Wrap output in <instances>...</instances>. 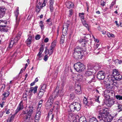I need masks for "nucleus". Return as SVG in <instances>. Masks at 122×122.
<instances>
[{
	"label": "nucleus",
	"instance_id": "obj_38",
	"mask_svg": "<svg viewBox=\"0 0 122 122\" xmlns=\"http://www.w3.org/2000/svg\"><path fill=\"white\" fill-rule=\"evenodd\" d=\"M15 115H12L10 118H8L7 120V122H11L13 119H14Z\"/></svg>",
	"mask_w": 122,
	"mask_h": 122
},
{
	"label": "nucleus",
	"instance_id": "obj_55",
	"mask_svg": "<svg viewBox=\"0 0 122 122\" xmlns=\"http://www.w3.org/2000/svg\"><path fill=\"white\" fill-rule=\"evenodd\" d=\"M84 26L87 29V30L88 31L89 30L90 26H88V25L87 24H86Z\"/></svg>",
	"mask_w": 122,
	"mask_h": 122
},
{
	"label": "nucleus",
	"instance_id": "obj_25",
	"mask_svg": "<svg viewBox=\"0 0 122 122\" xmlns=\"http://www.w3.org/2000/svg\"><path fill=\"white\" fill-rule=\"evenodd\" d=\"M66 5L67 7L69 9L73 7V4L71 2H66Z\"/></svg>",
	"mask_w": 122,
	"mask_h": 122
},
{
	"label": "nucleus",
	"instance_id": "obj_51",
	"mask_svg": "<svg viewBox=\"0 0 122 122\" xmlns=\"http://www.w3.org/2000/svg\"><path fill=\"white\" fill-rule=\"evenodd\" d=\"M28 94H27L26 92L23 93V97L24 98H25L26 99L27 96H28Z\"/></svg>",
	"mask_w": 122,
	"mask_h": 122
},
{
	"label": "nucleus",
	"instance_id": "obj_35",
	"mask_svg": "<svg viewBox=\"0 0 122 122\" xmlns=\"http://www.w3.org/2000/svg\"><path fill=\"white\" fill-rule=\"evenodd\" d=\"M99 45V44H96V45H94V48L95 49L94 50V52L96 53H99V51H98V52L97 51V49Z\"/></svg>",
	"mask_w": 122,
	"mask_h": 122
},
{
	"label": "nucleus",
	"instance_id": "obj_34",
	"mask_svg": "<svg viewBox=\"0 0 122 122\" xmlns=\"http://www.w3.org/2000/svg\"><path fill=\"white\" fill-rule=\"evenodd\" d=\"M94 69L97 71L101 68V66L99 64H96L95 65H94Z\"/></svg>",
	"mask_w": 122,
	"mask_h": 122
},
{
	"label": "nucleus",
	"instance_id": "obj_17",
	"mask_svg": "<svg viewBox=\"0 0 122 122\" xmlns=\"http://www.w3.org/2000/svg\"><path fill=\"white\" fill-rule=\"evenodd\" d=\"M44 49V46L43 45H42L41 46L40 48L39 52L37 55V58L39 60H41L40 58L42 57L41 55Z\"/></svg>",
	"mask_w": 122,
	"mask_h": 122
},
{
	"label": "nucleus",
	"instance_id": "obj_33",
	"mask_svg": "<svg viewBox=\"0 0 122 122\" xmlns=\"http://www.w3.org/2000/svg\"><path fill=\"white\" fill-rule=\"evenodd\" d=\"M83 102L87 106L89 105L90 103L88 102L87 98L85 97H84L83 99Z\"/></svg>",
	"mask_w": 122,
	"mask_h": 122
},
{
	"label": "nucleus",
	"instance_id": "obj_44",
	"mask_svg": "<svg viewBox=\"0 0 122 122\" xmlns=\"http://www.w3.org/2000/svg\"><path fill=\"white\" fill-rule=\"evenodd\" d=\"M84 13H79V16L83 20L84 19Z\"/></svg>",
	"mask_w": 122,
	"mask_h": 122
},
{
	"label": "nucleus",
	"instance_id": "obj_58",
	"mask_svg": "<svg viewBox=\"0 0 122 122\" xmlns=\"http://www.w3.org/2000/svg\"><path fill=\"white\" fill-rule=\"evenodd\" d=\"M4 103H5L4 102H2V103L0 104V107L1 108H2L3 107V106L4 105Z\"/></svg>",
	"mask_w": 122,
	"mask_h": 122
},
{
	"label": "nucleus",
	"instance_id": "obj_53",
	"mask_svg": "<svg viewBox=\"0 0 122 122\" xmlns=\"http://www.w3.org/2000/svg\"><path fill=\"white\" fill-rule=\"evenodd\" d=\"M48 56L47 55H45L44 57V60L45 61H46L48 59Z\"/></svg>",
	"mask_w": 122,
	"mask_h": 122
},
{
	"label": "nucleus",
	"instance_id": "obj_50",
	"mask_svg": "<svg viewBox=\"0 0 122 122\" xmlns=\"http://www.w3.org/2000/svg\"><path fill=\"white\" fill-rule=\"evenodd\" d=\"M40 36L39 35H37L35 37V39L36 40H38L40 38Z\"/></svg>",
	"mask_w": 122,
	"mask_h": 122
},
{
	"label": "nucleus",
	"instance_id": "obj_5",
	"mask_svg": "<svg viewBox=\"0 0 122 122\" xmlns=\"http://www.w3.org/2000/svg\"><path fill=\"white\" fill-rule=\"evenodd\" d=\"M21 33L19 32L18 34L16 36L14 39H12L10 41V44L9 45V46L8 48V49L9 50V49H10L16 44V43H17L18 41L20 39V36H21Z\"/></svg>",
	"mask_w": 122,
	"mask_h": 122
},
{
	"label": "nucleus",
	"instance_id": "obj_20",
	"mask_svg": "<svg viewBox=\"0 0 122 122\" xmlns=\"http://www.w3.org/2000/svg\"><path fill=\"white\" fill-rule=\"evenodd\" d=\"M81 86L79 85H77L75 88V92L76 94H80L81 93Z\"/></svg>",
	"mask_w": 122,
	"mask_h": 122
},
{
	"label": "nucleus",
	"instance_id": "obj_28",
	"mask_svg": "<svg viewBox=\"0 0 122 122\" xmlns=\"http://www.w3.org/2000/svg\"><path fill=\"white\" fill-rule=\"evenodd\" d=\"M115 80L117 81H120L122 79V76L120 73L118 74L114 78Z\"/></svg>",
	"mask_w": 122,
	"mask_h": 122
},
{
	"label": "nucleus",
	"instance_id": "obj_37",
	"mask_svg": "<svg viewBox=\"0 0 122 122\" xmlns=\"http://www.w3.org/2000/svg\"><path fill=\"white\" fill-rule=\"evenodd\" d=\"M89 122H98V121L96 118L93 117L91 119Z\"/></svg>",
	"mask_w": 122,
	"mask_h": 122
},
{
	"label": "nucleus",
	"instance_id": "obj_56",
	"mask_svg": "<svg viewBox=\"0 0 122 122\" xmlns=\"http://www.w3.org/2000/svg\"><path fill=\"white\" fill-rule=\"evenodd\" d=\"M69 16H70L73 14L72 10H69Z\"/></svg>",
	"mask_w": 122,
	"mask_h": 122
},
{
	"label": "nucleus",
	"instance_id": "obj_12",
	"mask_svg": "<svg viewBox=\"0 0 122 122\" xmlns=\"http://www.w3.org/2000/svg\"><path fill=\"white\" fill-rule=\"evenodd\" d=\"M41 114V112L40 109L37 108L36 112V114L35 116V122H37L39 120Z\"/></svg>",
	"mask_w": 122,
	"mask_h": 122
},
{
	"label": "nucleus",
	"instance_id": "obj_42",
	"mask_svg": "<svg viewBox=\"0 0 122 122\" xmlns=\"http://www.w3.org/2000/svg\"><path fill=\"white\" fill-rule=\"evenodd\" d=\"M43 22L42 21H41L39 24V26H40L41 29L42 30L44 28V26L43 24Z\"/></svg>",
	"mask_w": 122,
	"mask_h": 122
},
{
	"label": "nucleus",
	"instance_id": "obj_40",
	"mask_svg": "<svg viewBox=\"0 0 122 122\" xmlns=\"http://www.w3.org/2000/svg\"><path fill=\"white\" fill-rule=\"evenodd\" d=\"M53 48H50V49L48 51V54L49 55H51L53 53Z\"/></svg>",
	"mask_w": 122,
	"mask_h": 122
},
{
	"label": "nucleus",
	"instance_id": "obj_6",
	"mask_svg": "<svg viewBox=\"0 0 122 122\" xmlns=\"http://www.w3.org/2000/svg\"><path fill=\"white\" fill-rule=\"evenodd\" d=\"M33 108L30 107L28 108V109L26 112V114L24 117V120L25 121L27 122L30 120V119H31V116L33 112Z\"/></svg>",
	"mask_w": 122,
	"mask_h": 122
},
{
	"label": "nucleus",
	"instance_id": "obj_52",
	"mask_svg": "<svg viewBox=\"0 0 122 122\" xmlns=\"http://www.w3.org/2000/svg\"><path fill=\"white\" fill-rule=\"evenodd\" d=\"M101 5L102 6H104L105 5V4L106 3V2L102 1H101Z\"/></svg>",
	"mask_w": 122,
	"mask_h": 122
},
{
	"label": "nucleus",
	"instance_id": "obj_39",
	"mask_svg": "<svg viewBox=\"0 0 122 122\" xmlns=\"http://www.w3.org/2000/svg\"><path fill=\"white\" fill-rule=\"evenodd\" d=\"M41 5V3L39 2L36 6V8L38 9H41L43 7Z\"/></svg>",
	"mask_w": 122,
	"mask_h": 122
},
{
	"label": "nucleus",
	"instance_id": "obj_54",
	"mask_svg": "<svg viewBox=\"0 0 122 122\" xmlns=\"http://www.w3.org/2000/svg\"><path fill=\"white\" fill-rule=\"evenodd\" d=\"M96 98H95V101L99 103L100 102L99 100V96H98L97 97H96Z\"/></svg>",
	"mask_w": 122,
	"mask_h": 122
},
{
	"label": "nucleus",
	"instance_id": "obj_24",
	"mask_svg": "<svg viewBox=\"0 0 122 122\" xmlns=\"http://www.w3.org/2000/svg\"><path fill=\"white\" fill-rule=\"evenodd\" d=\"M33 38L32 36H30L25 41L26 44L28 45H30L33 40Z\"/></svg>",
	"mask_w": 122,
	"mask_h": 122
},
{
	"label": "nucleus",
	"instance_id": "obj_47",
	"mask_svg": "<svg viewBox=\"0 0 122 122\" xmlns=\"http://www.w3.org/2000/svg\"><path fill=\"white\" fill-rule=\"evenodd\" d=\"M70 98L71 99H73L75 98V95L73 93H72L70 94Z\"/></svg>",
	"mask_w": 122,
	"mask_h": 122
},
{
	"label": "nucleus",
	"instance_id": "obj_43",
	"mask_svg": "<svg viewBox=\"0 0 122 122\" xmlns=\"http://www.w3.org/2000/svg\"><path fill=\"white\" fill-rule=\"evenodd\" d=\"M43 101L42 100L40 101L38 103V107L37 108H39L40 109V108L42 106Z\"/></svg>",
	"mask_w": 122,
	"mask_h": 122
},
{
	"label": "nucleus",
	"instance_id": "obj_46",
	"mask_svg": "<svg viewBox=\"0 0 122 122\" xmlns=\"http://www.w3.org/2000/svg\"><path fill=\"white\" fill-rule=\"evenodd\" d=\"M117 104L118 105L117 107L118 108L117 109L118 110H119V111L122 110V106L120 105H119L118 104Z\"/></svg>",
	"mask_w": 122,
	"mask_h": 122
},
{
	"label": "nucleus",
	"instance_id": "obj_45",
	"mask_svg": "<svg viewBox=\"0 0 122 122\" xmlns=\"http://www.w3.org/2000/svg\"><path fill=\"white\" fill-rule=\"evenodd\" d=\"M116 98L118 100H122V96L120 95H117L115 96Z\"/></svg>",
	"mask_w": 122,
	"mask_h": 122
},
{
	"label": "nucleus",
	"instance_id": "obj_4",
	"mask_svg": "<svg viewBox=\"0 0 122 122\" xmlns=\"http://www.w3.org/2000/svg\"><path fill=\"white\" fill-rule=\"evenodd\" d=\"M81 105L79 103L76 102H72L70 106V109L71 112L75 110L79 111L81 108Z\"/></svg>",
	"mask_w": 122,
	"mask_h": 122
},
{
	"label": "nucleus",
	"instance_id": "obj_29",
	"mask_svg": "<svg viewBox=\"0 0 122 122\" xmlns=\"http://www.w3.org/2000/svg\"><path fill=\"white\" fill-rule=\"evenodd\" d=\"M119 73L118 72L117 70L116 69H114L113 70L112 72V76L114 78V77H115V76Z\"/></svg>",
	"mask_w": 122,
	"mask_h": 122
},
{
	"label": "nucleus",
	"instance_id": "obj_62",
	"mask_svg": "<svg viewBox=\"0 0 122 122\" xmlns=\"http://www.w3.org/2000/svg\"><path fill=\"white\" fill-rule=\"evenodd\" d=\"M3 113L2 112H0V117H1L3 115Z\"/></svg>",
	"mask_w": 122,
	"mask_h": 122
},
{
	"label": "nucleus",
	"instance_id": "obj_41",
	"mask_svg": "<svg viewBox=\"0 0 122 122\" xmlns=\"http://www.w3.org/2000/svg\"><path fill=\"white\" fill-rule=\"evenodd\" d=\"M64 36L62 35L60 39V43L63 44L64 42Z\"/></svg>",
	"mask_w": 122,
	"mask_h": 122
},
{
	"label": "nucleus",
	"instance_id": "obj_13",
	"mask_svg": "<svg viewBox=\"0 0 122 122\" xmlns=\"http://www.w3.org/2000/svg\"><path fill=\"white\" fill-rule=\"evenodd\" d=\"M15 15L16 17V23L15 25V27L16 28L18 26L19 23L20 21V17H18V15L19 14V10H17L15 12Z\"/></svg>",
	"mask_w": 122,
	"mask_h": 122
},
{
	"label": "nucleus",
	"instance_id": "obj_59",
	"mask_svg": "<svg viewBox=\"0 0 122 122\" xmlns=\"http://www.w3.org/2000/svg\"><path fill=\"white\" fill-rule=\"evenodd\" d=\"M49 41V39L47 38H46L44 40V42L45 43H47Z\"/></svg>",
	"mask_w": 122,
	"mask_h": 122
},
{
	"label": "nucleus",
	"instance_id": "obj_31",
	"mask_svg": "<svg viewBox=\"0 0 122 122\" xmlns=\"http://www.w3.org/2000/svg\"><path fill=\"white\" fill-rule=\"evenodd\" d=\"M93 74L92 71L89 70L85 72V75L86 76H88L92 75Z\"/></svg>",
	"mask_w": 122,
	"mask_h": 122
},
{
	"label": "nucleus",
	"instance_id": "obj_8",
	"mask_svg": "<svg viewBox=\"0 0 122 122\" xmlns=\"http://www.w3.org/2000/svg\"><path fill=\"white\" fill-rule=\"evenodd\" d=\"M104 104L107 106L108 107H110L114 104L118 103L117 102V101L114 100L110 98L108 99V100L105 99L104 100Z\"/></svg>",
	"mask_w": 122,
	"mask_h": 122
},
{
	"label": "nucleus",
	"instance_id": "obj_30",
	"mask_svg": "<svg viewBox=\"0 0 122 122\" xmlns=\"http://www.w3.org/2000/svg\"><path fill=\"white\" fill-rule=\"evenodd\" d=\"M44 92L40 90L38 94V97L39 98H41L43 95Z\"/></svg>",
	"mask_w": 122,
	"mask_h": 122
},
{
	"label": "nucleus",
	"instance_id": "obj_23",
	"mask_svg": "<svg viewBox=\"0 0 122 122\" xmlns=\"http://www.w3.org/2000/svg\"><path fill=\"white\" fill-rule=\"evenodd\" d=\"M110 94V91H106L104 92V96L105 98V99H109L110 96L109 95Z\"/></svg>",
	"mask_w": 122,
	"mask_h": 122
},
{
	"label": "nucleus",
	"instance_id": "obj_60",
	"mask_svg": "<svg viewBox=\"0 0 122 122\" xmlns=\"http://www.w3.org/2000/svg\"><path fill=\"white\" fill-rule=\"evenodd\" d=\"M118 122H122V117H121L118 120Z\"/></svg>",
	"mask_w": 122,
	"mask_h": 122
},
{
	"label": "nucleus",
	"instance_id": "obj_32",
	"mask_svg": "<svg viewBox=\"0 0 122 122\" xmlns=\"http://www.w3.org/2000/svg\"><path fill=\"white\" fill-rule=\"evenodd\" d=\"M88 69L92 70L93 69H94V65L92 64H89L87 65Z\"/></svg>",
	"mask_w": 122,
	"mask_h": 122
},
{
	"label": "nucleus",
	"instance_id": "obj_57",
	"mask_svg": "<svg viewBox=\"0 0 122 122\" xmlns=\"http://www.w3.org/2000/svg\"><path fill=\"white\" fill-rule=\"evenodd\" d=\"M5 25H0V29H4V28L5 27H6Z\"/></svg>",
	"mask_w": 122,
	"mask_h": 122
},
{
	"label": "nucleus",
	"instance_id": "obj_7",
	"mask_svg": "<svg viewBox=\"0 0 122 122\" xmlns=\"http://www.w3.org/2000/svg\"><path fill=\"white\" fill-rule=\"evenodd\" d=\"M58 89L59 87L57 86L56 87L55 91L54 92V93L52 94L53 97V96H54V95H55L56 96L55 98L58 95H59L60 97H61L63 95L64 91L63 87H61L60 90H59Z\"/></svg>",
	"mask_w": 122,
	"mask_h": 122
},
{
	"label": "nucleus",
	"instance_id": "obj_22",
	"mask_svg": "<svg viewBox=\"0 0 122 122\" xmlns=\"http://www.w3.org/2000/svg\"><path fill=\"white\" fill-rule=\"evenodd\" d=\"M38 86H36L35 87H32L30 88L29 92V93L32 92H33L34 94H35L37 92Z\"/></svg>",
	"mask_w": 122,
	"mask_h": 122
},
{
	"label": "nucleus",
	"instance_id": "obj_16",
	"mask_svg": "<svg viewBox=\"0 0 122 122\" xmlns=\"http://www.w3.org/2000/svg\"><path fill=\"white\" fill-rule=\"evenodd\" d=\"M76 118L78 122H87L84 116H81L80 117L79 116H77L76 117Z\"/></svg>",
	"mask_w": 122,
	"mask_h": 122
},
{
	"label": "nucleus",
	"instance_id": "obj_11",
	"mask_svg": "<svg viewBox=\"0 0 122 122\" xmlns=\"http://www.w3.org/2000/svg\"><path fill=\"white\" fill-rule=\"evenodd\" d=\"M72 79L74 81L76 80L79 82L83 81V77L81 74H78L73 77Z\"/></svg>",
	"mask_w": 122,
	"mask_h": 122
},
{
	"label": "nucleus",
	"instance_id": "obj_14",
	"mask_svg": "<svg viewBox=\"0 0 122 122\" xmlns=\"http://www.w3.org/2000/svg\"><path fill=\"white\" fill-rule=\"evenodd\" d=\"M69 26V24L65 23L63 25V28L62 30V35L65 36L67 34L68 30L67 28Z\"/></svg>",
	"mask_w": 122,
	"mask_h": 122
},
{
	"label": "nucleus",
	"instance_id": "obj_49",
	"mask_svg": "<svg viewBox=\"0 0 122 122\" xmlns=\"http://www.w3.org/2000/svg\"><path fill=\"white\" fill-rule=\"evenodd\" d=\"M47 0H44V2L42 4V7L45 6L46 5V4L47 2Z\"/></svg>",
	"mask_w": 122,
	"mask_h": 122
},
{
	"label": "nucleus",
	"instance_id": "obj_18",
	"mask_svg": "<svg viewBox=\"0 0 122 122\" xmlns=\"http://www.w3.org/2000/svg\"><path fill=\"white\" fill-rule=\"evenodd\" d=\"M23 108V103L22 101H21L19 103L17 109L15 110V114H16L20 110H22Z\"/></svg>",
	"mask_w": 122,
	"mask_h": 122
},
{
	"label": "nucleus",
	"instance_id": "obj_63",
	"mask_svg": "<svg viewBox=\"0 0 122 122\" xmlns=\"http://www.w3.org/2000/svg\"><path fill=\"white\" fill-rule=\"evenodd\" d=\"M41 9H38L37 8H36V12H39L41 10Z\"/></svg>",
	"mask_w": 122,
	"mask_h": 122
},
{
	"label": "nucleus",
	"instance_id": "obj_9",
	"mask_svg": "<svg viewBox=\"0 0 122 122\" xmlns=\"http://www.w3.org/2000/svg\"><path fill=\"white\" fill-rule=\"evenodd\" d=\"M56 97V96L54 95L53 97H52V95H51L48 100V101L46 102V109H48L50 108L51 107V105L52 104V103L53 102L54 99Z\"/></svg>",
	"mask_w": 122,
	"mask_h": 122
},
{
	"label": "nucleus",
	"instance_id": "obj_48",
	"mask_svg": "<svg viewBox=\"0 0 122 122\" xmlns=\"http://www.w3.org/2000/svg\"><path fill=\"white\" fill-rule=\"evenodd\" d=\"M107 35L108 37H113L114 36V35L112 33H110L109 32H108L107 33Z\"/></svg>",
	"mask_w": 122,
	"mask_h": 122
},
{
	"label": "nucleus",
	"instance_id": "obj_61",
	"mask_svg": "<svg viewBox=\"0 0 122 122\" xmlns=\"http://www.w3.org/2000/svg\"><path fill=\"white\" fill-rule=\"evenodd\" d=\"M33 120L32 118L30 119V120H29L27 122L25 121V122H33Z\"/></svg>",
	"mask_w": 122,
	"mask_h": 122
},
{
	"label": "nucleus",
	"instance_id": "obj_2",
	"mask_svg": "<svg viewBox=\"0 0 122 122\" xmlns=\"http://www.w3.org/2000/svg\"><path fill=\"white\" fill-rule=\"evenodd\" d=\"M73 53L74 57L76 59H81L83 56V48L79 47H77L75 48Z\"/></svg>",
	"mask_w": 122,
	"mask_h": 122
},
{
	"label": "nucleus",
	"instance_id": "obj_36",
	"mask_svg": "<svg viewBox=\"0 0 122 122\" xmlns=\"http://www.w3.org/2000/svg\"><path fill=\"white\" fill-rule=\"evenodd\" d=\"M56 40H55L52 42L51 45V48L54 49L56 45Z\"/></svg>",
	"mask_w": 122,
	"mask_h": 122
},
{
	"label": "nucleus",
	"instance_id": "obj_10",
	"mask_svg": "<svg viewBox=\"0 0 122 122\" xmlns=\"http://www.w3.org/2000/svg\"><path fill=\"white\" fill-rule=\"evenodd\" d=\"M108 84L107 85L106 88L109 89H111L112 88L114 85V82L113 79L109 78L107 81Z\"/></svg>",
	"mask_w": 122,
	"mask_h": 122
},
{
	"label": "nucleus",
	"instance_id": "obj_21",
	"mask_svg": "<svg viewBox=\"0 0 122 122\" xmlns=\"http://www.w3.org/2000/svg\"><path fill=\"white\" fill-rule=\"evenodd\" d=\"M54 2V0H50L49 7L50 11L52 12L54 10L53 4Z\"/></svg>",
	"mask_w": 122,
	"mask_h": 122
},
{
	"label": "nucleus",
	"instance_id": "obj_1",
	"mask_svg": "<svg viewBox=\"0 0 122 122\" xmlns=\"http://www.w3.org/2000/svg\"><path fill=\"white\" fill-rule=\"evenodd\" d=\"M107 109L105 108L103 111L101 112V114L97 117V119L101 121L104 120L105 122H111L114 118V117L111 115H108V114Z\"/></svg>",
	"mask_w": 122,
	"mask_h": 122
},
{
	"label": "nucleus",
	"instance_id": "obj_27",
	"mask_svg": "<svg viewBox=\"0 0 122 122\" xmlns=\"http://www.w3.org/2000/svg\"><path fill=\"white\" fill-rule=\"evenodd\" d=\"M47 86V85L46 84H43L41 85V89L40 90L43 92H45Z\"/></svg>",
	"mask_w": 122,
	"mask_h": 122
},
{
	"label": "nucleus",
	"instance_id": "obj_15",
	"mask_svg": "<svg viewBox=\"0 0 122 122\" xmlns=\"http://www.w3.org/2000/svg\"><path fill=\"white\" fill-rule=\"evenodd\" d=\"M97 78L99 80H103L105 77V74L103 71H101L98 72Z\"/></svg>",
	"mask_w": 122,
	"mask_h": 122
},
{
	"label": "nucleus",
	"instance_id": "obj_64",
	"mask_svg": "<svg viewBox=\"0 0 122 122\" xmlns=\"http://www.w3.org/2000/svg\"><path fill=\"white\" fill-rule=\"evenodd\" d=\"M115 4V1L114 2H112V3H111V5L112 6H113V5H114Z\"/></svg>",
	"mask_w": 122,
	"mask_h": 122
},
{
	"label": "nucleus",
	"instance_id": "obj_19",
	"mask_svg": "<svg viewBox=\"0 0 122 122\" xmlns=\"http://www.w3.org/2000/svg\"><path fill=\"white\" fill-rule=\"evenodd\" d=\"M6 9L3 7L0 6V17H2L4 15Z\"/></svg>",
	"mask_w": 122,
	"mask_h": 122
},
{
	"label": "nucleus",
	"instance_id": "obj_3",
	"mask_svg": "<svg viewBox=\"0 0 122 122\" xmlns=\"http://www.w3.org/2000/svg\"><path fill=\"white\" fill-rule=\"evenodd\" d=\"M75 70L78 72H81L83 71L85 68V66L80 62H78L74 65Z\"/></svg>",
	"mask_w": 122,
	"mask_h": 122
},
{
	"label": "nucleus",
	"instance_id": "obj_26",
	"mask_svg": "<svg viewBox=\"0 0 122 122\" xmlns=\"http://www.w3.org/2000/svg\"><path fill=\"white\" fill-rule=\"evenodd\" d=\"M9 94V92L8 91H7L4 93H3L2 95L4 96V97L2 98V100H5L6 98L8 96Z\"/></svg>",
	"mask_w": 122,
	"mask_h": 122
}]
</instances>
